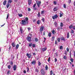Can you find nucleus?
I'll return each instance as SVG.
<instances>
[{
	"mask_svg": "<svg viewBox=\"0 0 75 75\" xmlns=\"http://www.w3.org/2000/svg\"><path fill=\"white\" fill-rule=\"evenodd\" d=\"M37 24H40V21L38 20L37 21Z\"/></svg>",
	"mask_w": 75,
	"mask_h": 75,
	"instance_id": "aec40b11",
	"label": "nucleus"
},
{
	"mask_svg": "<svg viewBox=\"0 0 75 75\" xmlns=\"http://www.w3.org/2000/svg\"><path fill=\"white\" fill-rule=\"evenodd\" d=\"M64 26V24H63V23H60V26L62 27H63Z\"/></svg>",
	"mask_w": 75,
	"mask_h": 75,
	"instance_id": "412c9836",
	"label": "nucleus"
},
{
	"mask_svg": "<svg viewBox=\"0 0 75 75\" xmlns=\"http://www.w3.org/2000/svg\"><path fill=\"white\" fill-rule=\"evenodd\" d=\"M71 33H72V34H73V33H74V31L73 30H71Z\"/></svg>",
	"mask_w": 75,
	"mask_h": 75,
	"instance_id": "4d7b16f0",
	"label": "nucleus"
},
{
	"mask_svg": "<svg viewBox=\"0 0 75 75\" xmlns=\"http://www.w3.org/2000/svg\"><path fill=\"white\" fill-rule=\"evenodd\" d=\"M25 18V20H22V25H25L26 24H28V17H26Z\"/></svg>",
	"mask_w": 75,
	"mask_h": 75,
	"instance_id": "f257e3e1",
	"label": "nucleus"
},
{
	"mask_svg": "<svg viewBox=\"0 0 75 75\" xmlns=\"http://www.w3.org/2000/svg\"><path fill=\"white\" fill-rule=\"evenodd\" d=\"M52 74H53L52 70H51L50 71V75H52Z\"/></svg>",
	"mask_w": 75,
	"mask_h": 75,
	"instance_id": "7c9ffc66",
	"label": "nucleus"
},
{
	"mask_svg": "<svg viewBox=\"0 0 75 75\" xmlns=\"http://www.w3.org/2000/svg\"><path fill=\"white\" fill-rule=\"evenodd\" d=\"M55 44H57V40L55 41Z\"/></svg>",
	"mask_w": 75,
	"mask_h": 75,
	"instance_id": "680f3d73",
	"label": "nucleus"
},
{
	"mask_svg": "<svg viewBox=\"0 0 75 75\" xmlns=\"http://www.w3.org/2000/svg\"><path fill=\"white\" fill-rule=\"evenodd\" d=\"M8 17H9V13H8L7 14V16L6 18V19L7 20L8 19Z\"/></svg>",
	"mask_w": 75,
	"mask_h": 75,
	"instance_id": "bb28decb",
	"label": "nucleus"
},
{
	"mask_svg": "<svg viewBox=\"0 0 75 75\" xmlns=\"http://www.w3.org/2000/svg\"><path fill=\"white\" fill-rule=\"evenodd\" d=\"M35 42H38V39L37 38H35Z\"/></svg>",
	"mask_w": 75,
	"mask_h": 75,
	"instance_id": "dca6fc26",
	"label": "nucleus"
},
{
	"mask_svg": "<svg viewBox=\"0 0 75 75\" xmlns=\"http://www.w3.org/2000/svg\"><path fill=\"white\" fill-rule=\"evenodd\" d=\"M8 3H11L12 2V0H8Z\"/></svg>",
	"mask_w": 75,
	"mask_h": 75,
	"instance_id": "b1692460",
	"label": "nucleus"
},
{
	"mask_svg": "<svg viewBox=\"0 0 75 75\" xmlns=\"http://www.w3.org/2000/svg\"><path fill=\"white\" fill-rule=\"evenodd\" d=\"M28 30H31V28H28Z\"/></svg>",
	"mask_w": 75,
	"mask_h": 75,
	"instance_id": "0e129e2a",
	"label": "nucleus"
},
{
	"mask_svg": "<svg viewBox=\"0 0 75 75\" xmlns=\"http://www.w3.org/2000/svg\"><path fill=\"white\" fill-rule=\"evenodd\" d=\"M54 38H55V37H53L52 38V41H54Z\"/></svg>",
	"mask_w": 75,
	"mask_h": 75,
	"instance_id": "c85d7f7f",
	"label": "nucleus"
},
{
	"mask_svg": "<svg viewBox=\"0 0 75 75\" xmlns=\"http://www.w3.org/2000/svg\"><path fill=\"white\" fill-rule=\"evenodd\" d=\"M58 16L57 15H55L54 16H52V18L53 20H55L56 18H57L58 17Z\"/></svg>",
	"mask_w": 75,
	"mask_h": 75,
	"instance_id": "39448f33",
	"label": "nucleus"
},
{
	"mask_svg": "<svg viewBox=\"0 0 75 75\" xmlns=\"http://www.w3.org/2000/svg\"><path fill=\"white\" fill-rule=\"evenodd\" d=\"M73 28L74 30H75V26H73Z\"/></svg>",
	"mask_w": 75,
	"mask_h": 75,
	"instance_id": "338daca9",
	"label": "nucleus"
},
{
	"mask_svg": "<svg viewBox=\"0 0 75 75\" xmlns=\"http://www.w3.org/2000/svg\"><path fill=\"white\" fill-rule=\"evenodd\" d=\"M63 58L64 59H67V57H66V56H64V57H63Z\"/></svg>",
	"mask_w": 75,
	"mask_h": 75,
	"instance_id": "e433bc0d",
	"label": "nucleus"
},
{
	"mask_svg": "<svg viewBox=\"0 0 75 75\" xmlns=\"http://www.w3.org/2000/svg\"><path fill=\"white\" fill-rule=\"evenodd\" d=\"M36 21V19H35L33 20V22H35Z\"/></svg>",
	"mask_w": 75,
	"mask_h": 75,
	"instance_id": "bf43d9fd",
	"label": "nucleus"
},
{
	"mask_svg": "<svg viewBox=\"0 0 75 75\" xmlns=\"http://www.w3.org/2000/svg\"><path fill=\"white\" fill-rule=\"evenodd\" d=\"M70 60H71V62H73L74 61L73 59H71Z\"/></svg>",
	"mask_w": 75,
	"mask_h": 75,
	"instance_id": "5fc2aeb1",
	"label": "nucleus"
},
{
	"mask_svg": "<svg viewBox=\"0 0 75 75\" xmlns=\"http://www.w3.org/2000/svg\"><path fill=\"white\" fill-rule=\"evenodd\" d=\"M64 54L66 55H67V51H65Z\"/></svg>",
	"mask_w": 75,
	"mask_h": 75,
	"instance_id": "09e8293b",
	"label": "nucleus"
},
{
	"mask_svg": "<svg viewBox=\"0 0 75 75\" xmlns=\"http://www.w3.org/2000/svg\"><path fill=\"white\" fill-rule=\"evenodd\" d=\"M18 47H19V45L18 44L16 46V49H18Z\"/></svg>",
	"mask_w": 75,
	"mask_h": 75,
	"instance_id": "f3484780",
	"label": "nucleus"
},
{
	"mask_svg": "<svg viewBox=\"0 0 75 75\" xmlns=\"http://www.w3.org/2000/svg\"><path fill=\"white\" fill-rule=\"evenodd\" d=\"M20 31L21 32V34H22L23 33V29H22V28H20Z\"/></svg>",
	"mask_w": 75,
	"mask_h": 75,
	"instance_id": "2eb2a0df",
	"label": "nucleus"
},
{
	"mask_svg": "<svg viewBox=\"0 0 75 75\" xmlns=\"http://www.w3.org/2000/svg\"><path fill=\"white\" fill-rule=\"evenodd\" d=\"M6 3H7V1L5 0L3 2V4L4 6H5L6 4Z\"/></svg>",
	"mask_w": 75,
	"mask_h": 75,
	"instance_id": "f8f14e48",
	"label": "nucleus"
},
{
	"mask_svg": "<svg viewBox=\"0 0 75 75\" xmlns=\"http://www.w3.org/2000/svg\"><path fill=\"white\" fill-rule=\"evenodd\" d=\"M62 16H63V14H62V13H60V17H61Z\"/></svg>",
	"mask_w": 75,
	"mask_h": 75,
	"instance_id": "6ab92c4d",
	"label": "nucleus"
},
{
	"mask_svg": "<svg viewBox=\"0 0 75 75\" xmlns=\"http://www.w3.org/2000/svg\"><path fill=\"white\" fill-rule=\"evenodd\" d=\"M27 40L29 42H31V38L30 37H27Z\"/></svg>",
	"mask_w": 75,
	"mask_h": 75,
	"instance_id": "7ed1b4c3",
	"label": "nucleus"
},
{
	"mask_svg": "<svg viewBox=\"0 0 75 75\" xmlns=\"http://www.w3.org/2000/svg\"><path fill=\"white\" fill-rule=\"evenodd\" d=\"M47 50V48L45 47L44 48H43L42 49V51H43V52H44V51H45Z\"/></svg>",
	"mask_w": 75,
	"mask_h": 75,
	"instance_id": "9b49d317",
	"label": "nucleus"
},
{
	"mask_svg": "<svg viewBox=\"0 0 75 75\" xmlns=\"http://www.w3.org/2000/svg\"><path fill=\"white\" fill-rule=\"evenodd\" d=\"M38 65L40 66V65H41V63H40V62H39L38 63Z\"/></svg>",
	"mask_w": 75,
	"mask_h": 75,
	"instance_id": "8fccbe9b",
	"label": "nucleus"
},
{
	"mask_svg": "<svg viewBox=\"0 0 75 75\" xmlns=\"http://www.w3.org/2000/svg\"><path fill=\"white\" fill-rule=\"evenodd\" d=\"M17 66L16 65H14L13 67L14 71H16V69H17Z\"/></svg>",
	"mask_w": 75,
	"mask_h": 75,
	"instance_id": "0eeeda50",
	"label": "nucleus"
},
{
	"mask_svg": "<svg viewBox=\"0 0 75 75\" xmlns=\"http://www.w3.org/2000/svg\"><path fill=\"white\" fill-rule=\"evenodd\" d=\"M67 52H69V49L68 47H67Z\"/></svg>",
	"mask_w": 75,
	"mask_h": 75,
	"instance_id": "c756f323",
	"label": "nucleus"
},
{
	"mask_svg": "<svg viewBox=\"0 0 75 75\" xmlns=\"http://www.w3.org/2000/svg\"><path fill=\"white\" fill-rule=\"evenodd\" d=\"M57 61V58H55V62H56Z\"/></svg>",
	"mask_w": 75,
	"mask_h": 75,
	"instance_id": "864d4df0",
	"label": "nucleus"
},
{
	"mask_svg": "<svg viewBox=\"0 0 75 75\" xmlns=\"http://www.w3.org/2000/svg\"><path fill=\"white\" fill-rule=\"evenodd\" d=\"M10 71H8L7 72V74H10Z\"/></svg>",
	"mask_w": 75,
	"mask_h": 75,
	"instance_id": "a18cd8bd",
	"label": "nucleus"
},
{
	"mask_svg": "<svg viewBox=\"0 0 75 75\" xmlns=\"http://www.w3.org/2000/svg\"><path fill=\"white\" fill-rule=\"evenodd\" d=\"M50 60H51V59H50V57H49L48 60V62H50Z\"/></svg>",
	"mask_w": 75,
	"mask_h": 75,
	"instance_id": "a19ab883",
	"label": "nucleus"
},
{
	"mask_svg": "<svg viewBox=\"0 0 75 75\" xmlns=\"http://www.w3.org/2000/svg\"><path fill=\"white\" fill-rule=\"evenodd\" d=\"M32 45H33V44L32 43L30 44L29 45V47H31V46H32Z\"/></svg>",
	"mask_w": 75,
	"mask_h": 75,
	"instance_id": "72a5a7b5",
	"label": "nucleus"
},
{
	"mask_svg": "<svg viewBox=\"0 0 75 75\" xmlns=\"http://www.w3.org/2000/svg\"><path fill=\"white\" fill-rule=\"evenodd\" d=\"M54 25H55V27H57V23L56 22H54Z\"/></svg>",
	"mask_w": 75,
	"mask_h": 75,
	"instance_id": "393cba45",
	"label": "nucleus"
},
{
	"mask_svg": "<svg viewBox=\"0 0 75 75\" xmlns=\"http://www.w3.org/2000/svg\"><path fill=\"white\" fill-rule=\"evenodd\" d=\"M31 10V9H30V8H28V11H30Z\"/></svg>",
	"mask_w": 75,
	"mask_h": 75,
	"instance_id": "e2e57ef3",
	"label": "nucleus"
},
{
	"mask_svg": "<svg viewBox=\"0 0 75 75\" xmlns=\"http://www.w3.org/2000/svg\"><path fill=\"white\" fill-rule=\"evenodd\" d=\"M36 72H38V69H36L35 70Z\"/></svg>",
	"mask_w": 75,
	"mask_h": 75,
	"instance_id": "3c124183",
	"label": "nucleus"
},
{
	"mask_svg": "<svg viewBox=\"0 0 75 75\" xmlns=\"http://www.w3.org/2000/svg\"><path fill=\"white\" fill-rule=\"evenodd\" d=\"M44 26H42L40 27V30H39L40 32H42L44 31Z\"/></svg>",
	"mask_w": 75,
	"mask_h": 75,
	"instance_id": "20e7f679",
	"label": "nucleus"
},
{
	"mask_svg": "<svg viewBox=\"0 0 75 75\" xmlns=\"http://www.w3.org/2000/svg\"><path fill=\"white\" fill-rule=\"evenodd\" d=\"M60 39L62 41H65V39L63 37H61Z\"/></svg>",
	"mask_w": 75,
	"mask_h": 75,
	"instance_id": "1a4fd4ad",
	"label": "nucleus"
},
{
	"mask_svg": "<svg viewBox=\"0 0 75 75\" xmlns=\"http://www.w3.org/2000/svg\"><path fill=\"white\" fill-rule=\"evenodd\" d=\"M36 3L38 7H40V4H41V1H37Z\"/></svg>",
	"mask_w": 75,
	"mask_h": 75,
	"instance_id": "f03ea898",
	"label": "nucleus"
},
{
	"mask_svg": "<svg viewBox=\"0 0 75 75\" xmlns=\"http://www.w3.org/2000/svg\"><path fill=\"white\" fill-rule=\"evenodd\" d=\"M9 3H8L7 5H6V7L7 8H8L9 7Z\"/></svg>",
	"mask_w": 75,
	"mask_h": 75,
	"instance_id": "5701e85b",
	"label": "nucleus"
},
{
	"mask_svg": "<svg viewBox=\"0 0 75 75\" xmlns=\"http://www.w3.org/2000/svg\"><path fill=\"white\" fill-rule=\"evenodd\" d=\"M32 46H33V48H34V47H35V44H33L32 45Z\"/></svg>",
	"mask_w": 75,
	"mask_h": 75,
	"instance_id": "473e14b6",
	"label": "nucleus"
},
{
	"mask_svg": "<svg viewBox=\"0 0 75 75\" xmlns=\"http://www.w3.org/2000/svg\"><path fill=\"white\" fill-rule=\"evenodd\" d=\"M41 72L42 75H45V72H44V69H42L41 70Z\"/></svg>",
	"mask_w": 75,
	"mask_h": 75,
	"instance_id": "423d86ee",
	"label": "nucleus"
},
{
	"mask_svg": "<svg viewBox=\"0 0 75 75\" xmlns=\"http://www.w3.org/2000/svg\"><path fill=\"white\" fill-rule=\"evenodd\" d=\"M53 3H54V4H55V5L57 4V2L54 1L53 2Z\"/></svg>",
	"mask_w": 75,
	"mask_h": 75,
	"instance_id": "ea45409f",
	"label": "nucleus"
},
{
	"mask_svg": "<svg viewBox=\"0 0 75 75\" xmlns=\"http://www.w3.org/2000/svg\"><path fill=\"white\" fill-rule=\"evenodd\" d=\"M60 50H62V46H61L60 47Z\"/></svg>",
	"mask_w": 75,
	"mask_h": 75,
	"instance_id": "37998d69",
	"label": "nucleus"
},
{
	"mask_svg": "<svg viewBox=\"0 0 75 75\" xmlns=\"http://www.w3.org/2000/svg\"><path fill=\"white\" fill-rule=\"evenodd\" d=\"M72 28V25H71L70 26H69V28L70 29H71Z\"/></svg>",
	"mask_w": 75,
	"mask_h": 75,
	"instance_id": "c9c22d12",
	"label": "nucleus"
},
{
	"mask_svg": "<svg viewBox=\"0 0 75 75\" xmlns=\"http://www.w3.org/2000/svg\"><path fill=\"white\" fill-rule=\"evenodd\" d=\"M62 29V28H61V27H59L58 28V30H59V29Z\"/></svg>",
	"mask_w": 75,
	"mask_h": 75,
	"instance_id": "49530a36",
	"label": "nucleus"
},
{
	"mask_svg": "<svg viewBox=\"0 0 75 75\" xmlns=\"http://www.w3.org/2000/svg\"><path fill=\"white\" fill-rule=\"evenodd\" d=\"M23 72L24 74H25V73H26V71L25 70H24L23 71Z\"/></svg>",
	"mask_w": 75,
	"mask_h": 75,
	"instance_id": "052dcab7",
	"label": "nucleus"
},
{
	"mask_svg": "<svg viewBox=\"0 0 75 75\" xmlns=\"http://www.w3.org/2000/svg\"><path fill=\"white\" fill-rule=\"evenodd\" d=\"M26 55L29 58H30L31 57V55L28 54H27Z\"/></svg>",
	"mask_w": 75,
	"mask_h": 75,
	"instance_id": "6e6552de",
	"label": "nucleus"
},
{
	"mask_svg": "<svg viewBox=\"0 0 75 75\" xmlns=\"http://www.w3.org/2000/svg\"><path fill=\"white\" fill-rule=\"evenodd\" d=\"M18 16L19 17H22V16H23V15H22V14H19Z\"/></svg>",
	"mask_w": 75,
	"mask_h": 75,
	"instance_id": "c03bdc74",
	"label": "nucleus"
},
{
	"mask_svg": "<svg viewBox=\"0 0 75 75\" xmlns=\"http://www.w3.org/2000/svg\"><path fill=\"white\" fill-rule=\"evenodd\" d=\"M42 20L43 22H44V21H45V19H44V18H42Z\"/></svg>",
	"mask_w": 75,
	"mask_h": 75,
	"instance_id": "de8ad7c7",
	"label": "nucleus"
},
{
	"mask_svg": "<svg viewBox=\"0 0 75 75\" xmlns=\"http://www.w3.org/2000/svg\"><path fill=\"white\" fill-rule=\"evenodd\" d=\"M67 38H69V33H67Z\"/></svg>",
	"mask_w": 75,
	"mask_h": 75,
	"instance_id": "a211bd4d",
	"label": "nucleus"
},
{
	"mask_svg": "<svg viewBox=\"0 0 75 75\" xmlns=\"http://www.w3.org/2000/svg\"><path fill=\"white\" fill-rule=\"evenodd\" d=\"M53 10L54 11H57V8L56 7L54 8Z\"/></svg>",
	"mask_w": 75,
	"mask_h": 75,
	"instance_id": "4be33fe9",
	"label": "nucleus"
},
{
	"mask_svg": "<svg viewBox=\"0 0 75 75\" xmlns=\"http://www.w3.org/2000/svg\"><path fill=\"white\" fill-rule=\"evenodd\" d=\"M13 63L12 62H11V65H13Z\"/></svg>",
	"mask_w": 75,
	"mask_h": 75,
	"instance_id": "13d9d810",
	"label": "nucleus"
},
{
	"mask_svg": "<svg viewBox=\"0 0 75 75\" xmlns=\"http://www.w3.org/2000/svg\"><path fill=\"white\" fill-rule=\"evenodd\" d=\"M12 45L13 47H16V44L14 43H12Z\"/></svg>",
	"mask_w": 75,
	"mask_h": 75,
	"instance_id": "ddd939ff",
	"label": "nucleus"
},
{
	"mask_svg": "<svg viewBox=\"0 0 75 75\" xmlns=\"http://www.w3.org/2000/svg\"><path fill=\"white\" fill-rule=\"evenodd\" d=\"M45 31H44L43 32V35H45Z\"/></svg>",
	"mask_w": 75,
	"mask_h": 75,
	"instance_id": "774afa93",
	"label": "nucleus"
},
{
	"mask_svg": "<svg viewBox=\"0 0 75 75\" xmlns=\"http://www.w3.org/2000/svg\"><path fill=\"white\" fill-rule=\"evenodd\" d=\"M38 17H40V12L38 13Z\"/></svg>",
	"mask_w": 75,
	"mask_h": 75,
	"instance_id": "4c0bfd02",
	"label": "nucleus"
},
{
	"mask_svg": "<svg viewBox=\"0 0 75 75\" xmlns=\"http://www.w3.org/2000/svg\"><path fill=\"white\" fill-rule=\"evenodd\" d=\"M48 36H49V37H50L51 36V34L50 33H49V34L48 35Z\"/></svg>",
	"mask_w": 75,
	"mask_h": 75,
	"instance_id": "cd10ccee",
	"label": "nucleus"
},
{
	"mask_svg": "<svg viewBox=\"0 0 75 75\" xmlns=\"http://www.w3.org/2000/svg\"><path fill=\"white\" fill-rule=\"evenodd\" d=\"M31 4V1L29 0L28 1V4H29V5H30V4Z\"/></svg>",
	"mask_w": 75,
	"mask_h": 75,
	"instance_id": "4468645a",
	"label": "nucleus"
},
{
	"mask_svg": "<svg viewBox=\"0 0 75 75\" xmlns=\"http://www.w3.org/2000/svg\"><path fill=\"white\" fill-rule=\"evenodd\" d=\"M45 68L46 69V70H47L48 69V66H47V65H46V67H45Z\"/></svg>",
	"mask_w": 75,
	"mask_h": 75,
	"instance_id": "a878e982",
	"label": "nucleus"
},
{
	"mask_svg": "<svg viewBox=\"0 0 75 75\" xmlns=\"http://www.w3.org/2000/svg\"><path fill=\"white\" fill-rule=\"evenodd\" d=\"M35 63H36V62L35 60H34L32 62V64L33 65H35Z\"/></svg>",
	"mask_w": 75,
	"mask_h": 75,
	"instance_id": "9d476101",
	"label": "nucleus"
},
{
	"mask_svg": "<svg viewBox=\"0 0 75 75\" xmlns=\"http://www.w3.org/2000/svg\"><path fill=\"white\" fill-rule=\"evenodd\" d=\"M8 69H10V68H11V66L10 65H9L8 66Z\"/></svg>",
	"mask_w": 75,
	"mask_h": 75,
	"instance_id": "58836bf2",
	"label": "nucleus"
},
{
	"mask_svg": "<svg viewBox=\"0 0 75 75\" xmlns=\"http://www.w3.org/2000/svg\"><path fill=\"white\" fill-rule=\"evenodd\" d=\"M57 40L58 42H60V38H58L57 39Z\"/></svg>",
	"mask_w": 75,
	"mask_h": 75,
	"instance_id": "2f4dec72",
	"label": "nucleus"
},
{
	"mask_svg": "<svg viewBox=\"0 0 75 75\" xmlns=\"http://www.w3.org/2000/svg\"><path fill=\"white\" fill-rule=\"evenodd\" d=\"M44 11H41V13H42V14H44Z\"/></svg>",
	"mask_w": 75,
	"mask_h": 75,
	"instance_id": "69168bd1",
	"label": "nucleus"
},
{
	"mask_svg": "<svg viewBox=\"0 0 75 75\" xmlns=\"http://www.w3.org/2000/svg\"><path fill=\"white\" fill-rule=\"evenodd\" d=\"M71 0H69L68 1V3L70 4V3H71Z\"/></svg>",
	"mask_w": 75,
	"mask_h": 75,
	"instance_id": "603ef678",
	"label": "nucleus"
},
{
	"mask_svg": "<svg viewBox=\"0 0 75 75\" xmlns=\"http://www.w3.org/2000/svg\"><path fill=\"white\" fill-rule=\"evenodd\" d=\"M35 6H36V4H35L34 5H33V7L34 8L35 7Z\"/></svg>",
	"mask_w": 75,
	"mask_h": 75,
	"instance_id": "6e6d98bb",
	"label": "nucleus"
},
{
	"mask_svg": "<svg viewBox=\"0 0 75 75\" xmlns=\"http://www.w3.org/2000/svg\"><path fill=\"white\" fill-rule=\"evenodd\" d=\"M64 8H66V5H65V4H64Z\"/></svg>",
	"mask_w": 75,
	"mask_h": 75,
	"instance_id": "79ce46f5",
	"label": "nucleus"
},
{
	"mask_svg": "<svg viewBox=\"0 0 75 75\" xmlns=\"http://www.w3.org/2000/svg\"><path fill=\"white\" fill-rule=\"evenodd\" d=\"M52 33L53 34H54V33H55V31L54 30H53L52 31Z\"/></svg>",
	"mask_w": 75,
	"mask_h": 75,
	"instance_id": "f704fd0d",
	"label": "nucleus"
}]
</instances>
